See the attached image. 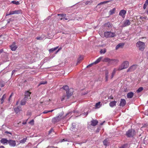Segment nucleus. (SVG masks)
<instances>
[{
	"instance_id": "obj_1",
	"label": "nucleus",
	"mask_w": 148,
	"mask_h": 148,
	"mask_svg": "<svg viewBox=\"0 0 148 148\" xmlns=\"http://www.w3.org/2000/svg\"><path fill=\"white\" fill-rule=\"evenodd\" d=\"M70 113H68L66 114L65 116H64V112H62L60 113L58 116L53 118L52 120V122L53 123H54L58 122L62 119H64L65 118L66 116Z\"/></svg>"
},
{
	"instance_id": "obj_2",
	"label": "nucleus",
	"mask_w": 148,
	"mask_h": 148,
	"mask_svg": "<svg viewBox=\"0 0 148 148\" xmlns=\"http://www.w3.org/2000/svg\"><path fill=\"white\" fill-rule=\"evenodd\" d=\"M102 61L103 62H108L109 64H113L115 63H117L119 62L118 60L116 59H110L108 58H104Z\"/></svg>"
},
{
	"instance_id": "obj_3",
	"label": "nucleus",
	"mask_w": 148,
	"mask_h": 148,
	"mask_svg": "<svg viewBox=\"0 0 148 148\" xmlns=\"http://www.w3.org/2000/svg\"><path fill=\"white\" fill-rule=\"evenodd\" d=\"M73 94L72 90L71 89H69L66 91V95H64L61 98V101H63L65 99H67L72 95Z\"/></svg>"
},
{
	"instance_id": "obj_4",
	"label": "nucleus",
	"mask_w": 148,
	"mask_h": 148,
	"mask_svg": "<svg viewBox=\"0 0 148 148\" xmlns=\"http://www.w3.org/2000/svg\"><path fill=\"white\" fill-rule=\"evenodd\" d=\"M129 66V62L126 61L123 62L119 66L117 69L118 71H121L124 69L127 68Z\"/></svg>"
},
{
	"instance_id": "obj_5",
	"label": "nucleus",
	"mask_w": 148,
	"mask_h": 148,
	"mask_svg": "<svg viewBox=\"0 0 148 148\" xmlns=\"http://www.w3.org/2000/svg\"><path fill=\"white\" fill-rule=\"evenodd\" d=\"M136 132L134 129L129 130L126 132V135L129 138L133 137L135 134Z\"/></svg>"
},
{
	"instance_id": "obj_6",
	"label": "nucleus",
	"mask_w": 148,
	"mask_h": 148,
	"mask_svg": "<svg viewBox=\"0 0 148 148\" xmlns=\"http://www.w3.org/2000/svg\"><path fill=\"white\" fill-rule=\"evenodd\" d=\"M145 44L144 42L139 41L136 43V46L139 48V49L141 51H143L145 48Z\"/></svg>"
},
{
	"instance_id": "obj_7",
	"label": "nucleus",
	"mask_w": 148,
	"mask_h": 148,
	"mask_svg": "<svg viewBox=\"0 0 148 148\" xmlns=\"http://www.w3.org/2000/svg\"><path fill=\"white\" fill-rule=\"evenodd\" d=\"M104 36L106 38H112L115 36L114 33L111 32L107 31L104 33Z\"/></svg>"
},
{
	"instance_id": "obj_8",
	"label": "nucleus",
	"mask_w": 148,
	"mask_h": 148,
	"mask_svg": "<svg viewBox=\"0 0 148 148\" xmlns=\"http://www.w3.org/2000/svg\"><path fill=\"white\" fill-rule=\"evenodd\" d=\"M138 65L137 64H133L130 66L127 71V73L132 72L137 67Z\"/></svg>"
},
{
	"instance_id": "obj_9",
	"label": "nucleus",
	"mask_w": 148,
	"mask_h": 148,
	"mask_svg": "<svg viewBox=\"0 0 148 148\" xmlns=\"http://www.w3.org/2000/svg\"><path fill=\"white\" fill-rule=\"evenodd\" d=\"M8 144L12 147H14L16 145V141L12 139H9L8 140Z\"/></svg>"
},
{
	"instance_id": "obj_10",
	"label": "nucleus",
	"mask_w": 148,
	"mask_h": 148,
	"mask_svg": "<svg viewBox=\"0 0 148 148\" xmlns=\"http://www.w3.org/2000/svg\"><path fill=\"white\" fill-rule=\"evenodd\" d=\"M102 57H100L98 59H97L95 62H94L89 64L88 66H87L86 67L87 68H88L89 67L91 66L93 64H96L98 63H99L101 60L102 59Z\"/></svg>"
},
{
	"instance_id": "obj_11",
	"label": "nucleus",
	"mask_w": 148,
	"mask_h": 148,
	"mask_svg": "<svg viewBox=\"0 0 148 148\" xmlns=\"http://www.w3.org/2000/svg\"><path fill=\"white\" fill-rule=\"evenodd\" d=\"M31 94V92H29L28 91H26L25 92V95L24 98H25L27 99L28 100L31 99L30 95Z\"/></svg>"
},
{
	"instance_id": "obj_12",
	"label": "nucleus",
	"mask_w": 148,
	"mask_h": 148,
	"mask_svg": "<svg viewBox=\"0 0 148 148\" xmlns=\"http://www.w3.org/2000/svg\"><path fill=\"white\" fill-rule=\"evenodd\" d=\"M131 24L130 21L129 20H125L123 22V23L122 25L123 27H126L129 25Z\"/></svg>"
},
{
	"instance_id": "obj_13",
	"label": "nucleus",
	"mask_w": 148,
	"mask_h": 148,
	"mask_svg": "<svg viewBox=\"0 0 148 148\" xmlns=\"http://www.w3.org/2000/svg\"><path fill=\"white\" fill-rule=\"evenodd\" d=\"M112 24L111 23L109 22H108L104 24L105 27L107 29H109L112 28Z\"/></svg>"
},
{
	"instance_id": "obj_14",
	"label": "nucleus",
	"mask_w": 148,
	"mask_h": 148,
	"mask_svg": "<svg viewBox=\"0 0 148 148\" xmlns=\"http://www.w3.org/2000/svg\"><path fill=\"white\" fill-rule=\"evenodd\" d=\"M8 140L6 138H2L0 140V142L1 143L4 145H7L8 144Z\"/></svg>"
},
{
	"instance_id": "obj_15",
	"label": "nucleus",
	"mask_w": 148,
	"mask_h": 148,
	"mask_svg": "<svg viewBox=\"0 0 148 148\" xmlns=\"http://www.w3.org/2000/svg\"><path fill=\"white\" fill-rule=\"evenodd\" d=\"M15 42H14L10 46V49L12 51H15L17 48V46L15 45Z\"/></svg>"
},
{
	"instance_id": "obj_16",
	"label": "nucleus",
	"mask_w": 148,
	"mask_h": 148,
	"mask_svg": "<svg viewBox=\"0 0 148 148\" xmlns=\"http://www.w3.org/2000/svg\"><path fill=\"white\" fill-rule=\"evenodd\" d=\"M11 14H21L22 13V12L21 10H15L14 11H11Z\"/></svg>"
},
{
	"instance_id": "obj_17",
	"label": "nucleus",
	"mask_w": 148,
	"mask_h": 148,
	"mask_svg": "<svg viewBox=\"0 0 148 148\" xmlns=\"http://www.w3.org/2000/svg\"><path fill=\"white\" fill-rule=\"evenodd\" d=\"M126 104V101L124 99H121L120 103L119 104V106H120L123 107Z\"/></svg>"
},
{
	"instance_id": "obj_18",
	"label": "nucleus",
	"mask_w": 148,
	"mask_h": 148,
	"mask_svg": "<svg viewBox=\"0 0 148 148\" xmlns=\"http://www.w3.org/2000/svg\"><path fill=\"white\" fill-rule=\"evenodd\" d=\"M98 123V121L97 120L92 119L90 122V125L93 126L96 125Z\"/></svg>"
},
{
	"instance_id": "obj_19",
	"label": "nucleus",
	"mask_w": 148,
	"mask_h": 148,
	"mask_svg": "<svg viewBox=\"0 0 148 148\" xmlns=\"http://www.w3.org/2000/svg\"><path fill=\"white\" fill-rule=\"evenodd\" d=\"M126 11L124 10H122L120 11L119 13V15L122 17L123 18H124L125 17V15L126 14Z\"/></svg>"
},
{
	"instance_id": "obj_20",
	"label": "nucleus",
	"mask_w": 148,
	"mask_h": 148,
	"mask_svg": "<svg viewBox=\"0 0 148 148\" xmlns=\"http://www.w3.org/2000/svg\"><path fill=\"white\" fill-rule=\"evenodd\" d=\"M134 95V93L132 92H130L127 94V97L129 99L132 98Z\"/></svg>"
},
{
	"instance_id": "obj_21",
	"label": "nucleus",
	"mask_w": 148,
	"mask_h": 148,
	"mask_svg": "<svg viewBox=\"0 0 148 148\" xmlns=\"http://www.w3.org/2000/svg\"><path fill=\"white\" fill-rule=\"evenodd\" d=\"M124 45V44L123 43H120L117 45L115 49L117 50L120 48H122Z\"/></svg>"
},
{
	"instance_id": "obj_22",
	"label": "nucleus",
	"mask_w": 148,
	"mask_h": 148,
	"mask_svg": "<svg viewBox=\"0 0 148 148\" xmlns=\"http://www.w3.org/2000/svg\"><path fill=\"white\" fill-rule=\"evenodd\" d=\"M117 102L116 101H113L110 102L109 103V106L111 107H113L116 105Z\"/></svg>"
},
{
	"instance_id": "obj_23",
	"label": "nucleus",
	"mask_w": 148,
	"mask_h": 148,
	"mask_svg": "<svg viewBox=\"0 0 148 148\" xmlns=\"http://www.w3.org/2000/svg\"><path fill=\"white\" fill-rule=\"evenodd\" d=\"M103 145L106 146H107L109 145V141L107 139H105L103 141Z\"/></svg>"
},
{
	"instance_id": "obj_24",
	"label": "nucleus",
	"mask_w": 148,
	"mask_h": 148,
	"mask_svg": "<svg viewBox=\"0 0 148 148\" xmlns=\"http://www.w3.org/2000/svg\"><path fill=\"white\" fill-rule=\"evenodd\" d=\"M58 16H60L59 18L60 20L64 19V17L66 16V14H58Z\"/></svg>"
},
{
	"instance_id": "obj_25",
	"label": "nucleus",
	"mask_w": 148,
	"mask_h": 148,
	"mask_svg": "<svg viewBox=\"0 0 148 148\" xmlns=\"http://www.w3.org/2000/svg\"><path fill=\"white\" fill-rule=\"evenodd\" d=\"M27 100H28L26 99L25 98H24L21 101V104L22 106L25 105L26 101Z\"/></svg>"
},
{
	"instance_id": "obj_26",
	"label": "nucleus",
	"mask_w": 148,
	"mask_h": 148,
	"mask_svg": "<svg viewBox=\"0 0 148 148\" xmlns=\"http://www.w3.org/2000/svg\"><path fill=\"white\" fill-rule=\"evenodd\" d=\"M58 48V46L54 48H52L49 50L50 53H52L54 51H55Z\"/></svg>"
},
{
	"instance_id": "obj_27",
	"label": "nucleus",
	"mask_w": 148,
	"mask_h": 148,
	"mask_svg": "<svg viewBox=\"0 0 148 148\" xmlns=\"http://www.w3.org/2000/svg\"><path fill=\"white\" fill-rule=\"evenodd\" d=\"M20 106H18L17 107L14 108V111L16 114L18 113L19 112L20 110Z\"/></svg>"
},
{
	"instance_id": "obj_28",
	"label": "nucleus",
	"mask_w": 148,
	"mask_h": 148,
	"mask_svg": "<svg viewBox=\"0 0 148 148\" xmlns=\"http://www.w3.org/2000/svg\"><path fill=\"white\" fill-rule=\"evenodd\" d=\"M108 70L105 71V81L107 82L108 80Z\"/></svg>"
},
{
	"instance_id": "obj_29",
	"label": "nucleus",
	"mask_w": 148,
	"mask_h": 148,
	"mask_svg": "<svg viewBox=\"0 0 148 148\" xmlns=\"http://www.w3.org/2000/svg\"><path fill=\"white\" fill-rule=\"evenodd\" d=\"M6 96L5 94H4L3 95L2 98L1 99V104H2L4 101V99L6 98Z\"/></svg>"
},
{
	"instance_id": "obj_30",
	"label": "nucleus",
	"mask_w": 148,
	"mask_h": 148,
	"mask_svg": "<svg viewBox=\"0 0 148 148\" xmlns=\"http://www.w3.org/2000/svg\"><path fill=\"white\" fill-rule=\"evenodd\" d=\"M106 51V49L105 48L103 49H101L100 51V53L101 54H104Z\"/></svg>"
},
{
	"instance_id": "obj_31",
	"label": "nucleus",
	"mask_w": 148,
	"mask_h": 148,
	"mask_svg": "<svg viewBox=\"0 0 148 148\" xmlns=\"http://www.w3.org/2000/svg\"><path fill=\"white\" fill-rule=\"evenodd\" d=\"M110 2V1H103L102 2H101L100 3H99L98 5L97 6H98L99 5H103L104 4H105L106 3H108Z\"/></svg>"
},
{
	"instance_id": "obj_32",
	"label": "nucleus",
	"mask_w": 148,
	"mask_h": 148,
	"mask_svg": "<svg viewBox=\"0 0 148 148\" xmlns=\"http://www.w3.org/2000/svg\"><path fill=\"white\" fill-rule=\"evenodd\" d=\"M93 2L92 0H90L89 1H87L85 2V4L86 5H90Z\"/></svg>"
},
{
	"instance_id": "obj_33",
	"label": "nucleus",
	"mask_w": 148,
	"mask_h": 148,
	"mask_svg": "<svg viewBox=\"0 0 148 148\" xmlns=\"http://www.w3.org/2000/svg\"><path fill=\"white\" fill-rule=\"evenodd\" d=\"M27 139V138H23V139L21 140L20 141V143H24L26 141Z\"/></svg>"
},
{
	"instance_id": "obj_34",
	"label": "nucleus",
	"mask_w": 148,
	"mask_h": 148,
	"mask_svg": "<svg viewBox=\"0 0 148 148\" xmlns=\"http://www.w3.org/2000/svg\"><path fill=\"white\" fill-rule=\"evenodd\" d=\"M143 88L142 87H140L139 88L138 90H137V92L138 93H139L141 91H142L143 90Z\"/></svg>"
},
{
	"instance_id": "obj_35",
	"label": "nucleus",
	"mask_w": 148,
	"mask_h": 148,
	"mask_svg": "<svg viewBox=\"0 0 148 148\" xmlns=\"http://www.w3.org/2000/svg\"><path fill=\"white\" fill-rule=\"evenodd\" d=\"M11 3H13V4H15L16 5H19L20 3L18 1H13L11 2Z\"/></svg>"
},
{
	"instance_id": "obj_36",
	"label": "nucleus",
	"mask_w": 148,
	"mask_h": 148,
	"mask_svg": "<svg viewBox=\"0 0 148 148\" xmlns=\"http://www.w3.org/2000/svg\"><path fill=\"white\" fill-rule=\"evenodd\" d=\"M83 59V57L80 56V57L78 58L77 59V63H79L80 62V61Z\"/></svg>"
},
{
	"instance_id": "obj_37",
	"label": "nucleus",
	"mask_w": 148,
	"mask_h": 148,
	"mask_svg": "<svg viewBox=\"0 0 148 148\" xmlns=\"http://www.w3.org/2000/svg\"><path fill=\"white\" fill-rule=\"evenodd\" d=\"M62 88L66 90V91L68 90L69 89V87L67 86H65L63 87Z\"/></svg>"
},
{
	"instance_id": "obj_38",
	"label": "nucleus",
	"mask_w": 148,
	"mask_h": 148,
	"mask_svg": "<svg viewBox=\"0 0 148 148\" xmlns=\"http://www.w3.org/2000/svg\"><path fill=\"white\" fill-rule=\"evenodd\" d=\"M115 9V8H114L112 10H111L110 11V14H113L114 13Z\"/></svg>"
},
{
	"instance_id": "obj_39",
	"label": "nucleus",
	"mask_w": 148,
	"mask_h": 148,
	"mask_svg": "<svg viewBox=\"0 0 148 148\" xmlns=\"http://www.w3.org/2000/svg\"><path fill=\"white\" fill-rule=\"evenodd\" d=\"M116 73V71L115 70V69H114V70L113 71L112 73V75L111 76V78L112 79L114 77V76Z\"/></svg>"
},
{
	"instance_id": "obj_40",
	"label": "nucleus",
	"mask_w": 148,
	"mask_h": 148,
	"mask_svg": "<svg viewBox=\"0 0 148 148\" xmlns=\"http://www.w3.org/2000/svg\"><path fill=\"white\" fill-rule=\"evenodd\" d=\"M14 21V18H11L7 20L8 23H10V21Z\"/></svg>"
},
{
	"instance_id": "obj_41",
	"label": "nucleus",
	"mask_w": 148,
	"mask_h": 148,
	"mask_svg": "<svg viewBox=\"0 0 148 148\" xmlns=\"http://www.w3.org/2000/svg\"><path fill=\"white\" fill-rule=\"evenodd\" d=\"M127 145V144H125L121 147H120L119 148H126Z\"/></svg>"
},
{
	"instance_id": "obj_42",
	"label": "nucleus",
	"mask_w": 148,
	"mask_h": 148,
	"mask_svg": "<svg viewBox=\"0 0 148 148\" xmlns=\"http://www.w3.org/2000/svg\"><path fill=\"white\" fill-rule=\"evenodd\" d=\"M100 102H98L97 103L95 104V107L97 108H99V106L100 105Z\"/></svg>"
},
{
	"instance_id": "obj_43",
	"label": "nucleus",
	"mask_w": 148,
	"mask_h": 148,
	"mask_svg": "<svg viewBox=\"0 0 148 148\" xmlns=\"http://www.w3.org/2000/svg\"><path fill=\"white\" fill-rule=\"evenodd\" d=\"M75 126H76L75 124V123H72V127H71V128L72 129L75 128Z\"/></svg>"
},
{
	"instance_id": "obj_44",
	"label": "nucleus",
	"mask_w": 148,
	"mask_h": 148,
	"mask_svg": "<svg viewBox=\"0 0 148 148\" xmlns=\"http://www.w3.org/2000/svg\"><path fill=\"white\" fill-rule=\"evenodd\" d=\"M52 132H54V130L52 128H51L50 130L49 131L48 134L49 135L51 134V133Z\"/></svg>"
},
{
	"instance_id": "obj_45",
	"label": "nucleus",
	"mask_w": 148,
	"mask_h": 148,
	"mask_svg": "<svg viewBox=\"0 0 148 148\" xmlns=\"http://www.w3.org/2000/svg\"><path fill=\"white\" fill-rule=\"evenodd\" d=\"M68 139H63L60 140V142H62L63 141H68Z\"/></svg>"
},
{
	"instance_id": "obj_46",
	"label": "nucleus",
	"mask_w": 148,
	"mask_h": 148,
	"mask_svg": "<svg viewBox=\"0 0 148 148\" xmlns=\"http://www.w3.org/2000/svg\"><path fill=\"white\" fill-rule=\"evenodd\" d=\"M47 83V82L45 81L44 82H40L39 85H41V84H46Z\"/></svg>"
},
{
	"instance_id": "obj_47",
	"label": "nucleus",
	"mask_w": 148,
	"mask_h": 148,
	"mask_svg": "<svg viewBox=\"0 0 148 148\" xmlns=\"http://www.w3.org/2000/svg\"><path fill=\"white\" fill-rule=\"evenodd\" d=\"M5 85V84L2 82H0V86L1 87H3Z\"/></svg>"
},
{
	"instance_id": "obj_48",
	"label": "nucleus",
	"mask_w": 148,
	"mask_h": 148,
	"mask_svg": "<svg viewBox=\"0 0 148 148\" xmlns=\"http://www.w3.org/2000/svg\"><path fill=\"white\" fill-rule=\"evenodd\" d=\"M148 4L147 3H145L144 4L143 6V8L144 9H145L146 8V7L147 6Z\"/></svg>"
},
{
	"instance_id": "obj_49",
	"label": "nucleus",
	"mask_w": 148,
	"mask_h": 148,
	"mask_svg": "<svg viewBox=\"0 0 148 148\" xmlns=\"http://www.w3.org/2000/svg\"><path fill=\"white\" fill-rule=\"evenodd\" d=\"M88 111H87V112H84V113H83L82 114L84 116L86 115V116L88 115Z\"/></svg>"
},
{
	"instance_id": "obj_50",
	"label": "nucleus",
	"mask_w": 148,
	"mask_h": 148,
	"mask_svg": "<svg viewBox=\"0 0 148 148\" xmlns=\"http://www.w3.org/2000/svg\"><path fill=\"white\" fill-rule=\"evenodd\" d=\"M5 133L6 134H10L11 135H12V133L11 132H8V131H5Z\"/></svg>"
},
{
	"instance_id": "obj_51",
	"label": "nucleus",
	"mask_w": 148,
	"mask_h": 148,
	"mask_svg": "<svg viewBox=\"0 0 148 148\" xmlns=\"http://www.w3.org/2000/svg\"><path fill=\"white\" fill-rule=\"evenodd\" d=\"M36 38L37 40H42V37H36Z\"/></svg>"
},
{
	"instance_id": "obj_52",
	"label": "nucleus",
	"mask_w": 148,
	"mask_h": 148,
	"mask_svg": "<svg viewBox=\"0 0 148 148\" xmlns=\"http://www.w3.org/2000/svg\"><path fill=\"white\" fill-rule=\"evenodd\" d=\"M61 48H60L58 49V50H57L55 52V54H56L59 51L61 50Z\"/></svg>"
},
{
	"instance_id": "obj_53",
	"label": "nucleus",
	"mask_w": 148,
	"mask_h": 148,
	"mask_svg": "<svg viewBox=\"0 0 148 148\" xmlns=\"http://www.w3.org/2000/svg\"><path fill=\"white\" fill-rule=\"evenodd\" d=\"M34 120L32 119L29 122V123H32V125L34 124Z\"/></svg>"
},
{
	"instance_id": "obj_54",
	"label": "nucleus",
	"mask_w": 148,
	"mask_h": 148,
	"mask_svg": "<svg viewBox=\"0 0 148 148\" xmlns=\"http://www.w3.org/2000/svg\"><path fill=\"white\" fill-rule=\"evenodd\" d=\"M31 113L30 112H27V115H29L31 116Z\"/></svg>"
},
{
	"instance_id": "obj_55",
	"label": "nucleus",
	"mask_w": 148,
	"mask_h": 148,
	"mask_svg": "<svg viewBox=\"0 0 148 148\" xmlns=\"http://www.w3.org/2000/svg\"><path fill=\"white\" fill-rule=\"evenodd\" d=\"M17 71L16 70H13L12 72V75H13V74Z\"/></svg>"
},
{
	"instance_id": "obj_56",
	"label": "nucleus",
	"mask_w": 148,
	"mask_h": 148,
	"mask_svg": "<svg viewBox=\"0 0 148 148\" xmlns=\"http://www.w3.org/2000/svg\"><path fill=\"white\" fill-rule=\"evenodd\" d=\"M48 112V110H45L43 112V114H46Z\"/></svg>"
},
{
	"instance_id": "obj_57",
	"label": "nucleus",
	"mask_w": 148,
	"mask_h": 148,
	"mask_svg": "<svg viewBox=\"0 0 148 148\" xmlns=\"http://www.w3.org/2000/svg\"><path fill=\"white\" fill-rule=\"evenodd\" d=\"M3 49H1V50H0V54L1 53H3V54H4V52L3 53Z\"/></svg>"
},
{
	"instance_id": "obj_58",
	"label": "nucleus",
	"mask_w": 148,
	"mask_h": 148,
	"mask_svg": "<svg viewBox=\"0 0 148 148\" xmlns=\"http://www.w3.org/2000/svg\"><path fill=\"white\" fill-rule=\"evenodd\" d=\"M12 94H13V93H12L10 95V96L9 97V99H8L9 101H10V99L11 98V97H12Z\"/></svg>"
},
{
	"instance_id": "obj_59",
	"label": "nucleus",
	"mask_w": 148,
	"mask_h": 148,
	"mask_svg": "<svg viewBox=\"0 0 148 148\" xmlns=\"http://www.w3.org/2000/svg\"><path fill=\"white\" fill-rule=\"evenodd\" d=\"M11 14V12L10 11V13L9 14H6V16H9V15H11V14Z\"/></svg>"
},
{
	"instance_id": "obj_60",
	"label": "nucleus",
	"mask_w": 148,
	"mask_h": 148,
	"mask_svg": "<svg viewBox=\"0 0 148 148\" xmlns=\"http://www.w3.org/2000/svg\"><path fill=\"white\" fill-rule=\"evenodd\" d=\"M100 130V129L98 128L96 131L97 132H99Z\"/></svg>"
},
{
	"instance_id": "obj_61",
	"label": "nucleus",
	"mask_w": 148,
	"mask_h": 148,
	"mask_svg": "<svg viewBox=\"0 0 148 148\" xmlns=\"http://www.w3.org/2000/svg\"><path fill=\"white\" fill-rule=\"evenodd\" d=\"M54 109H53V110H48V112H52L53 111H54Z\"/></svg>"
},
{
	"instance_id": "obj_62",
	"label": "nucleus",
	"mask_w": 148,
	"mask_h": 148,
	"mask_svg": "<svg viewBox=\"0 0 148 148\" xmlns=\"http://www.w3.org/2000/svg\"><path fill=\"white\" fill-rule=\"evenodd\" d=\"M0 148H5V147L3 145L0 146Z\"/></svg>"
},
{
	"instance_id": "obj_63",
	"label": "nucleus",
	"mask_w": 148,
	"mask_h": 148,
	"mask_svg": "<svg viewBox=\"0 0 148 148\" xmlns=\"http://www.w3.org/2000/svg\"><path fill=\"white\" fill-rule=\"evenodd\" d=\"M147 59H148V51L147 52Z\"/></svg>"
},
{
	"instance_id": "obj_64",
	"label": "nucleus",
	"mask_w": 148,
	"mask_h": 148,
	"mask_svg": "<svg viewBox=\"0 0 148 148\" xmlns=\"http://www.w3.org/2000/svg\"><path fill=\"white\" fill-rule=\"evenodd\" d=\"M145 3L148 4V0H146L145 1Z\"/></svg>"
}]
</instances>
